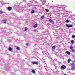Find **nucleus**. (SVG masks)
Here are the masks:
<instances>
[{"instance_id":"f257e3e1","label":"nucleus","mask_w":75,"mask_h":75,"mask_svg":"<svg viewBox=\"0 0 75 75\" xmlns=\"http://www.w3.org/2000/svg\"><path fill=\"white\" fill-rule=\"evenodd\" d=\"M66 68V66L65 65H63L61 67V69L62 70L65 69Z\"/></svg>"},{"instance_id":"f03ea898","label":"nucleus","mask_w":75,"mask_h":75,"mask_svg":"<svg viewBox=\"0 0 75 75\" xmlns=\"http://www.w3.org/2000/svg\"><path fill=\"white\" fill-rule=\"evenodd\" d=\"M65 25L67 26V27L68 28H69V27H73V25H69L68 24H66Z\"/></svg>"},{"instance_id":"7ed1b4c3","label":"nucleus","mask_w":75,"mask_h":75,"mask_svg":"<svg viewBox=\"0 0 75 75\" xmlns=\"http://www.w3.org/2000/svg\"><path fill=\"white\" fill-rule=\"evenodd\" d=\"M32 64L34 65L36 64V65H38V62H32Z\"/></svg>"},{"instance_id":"20e7f679","label":"nucleus","mask_w":75,"mask_h":75,"mask_svg":"<svg viewBox=\"0 0 75 75\" xmlns=\"http://www.w3.org/2000/svg\"><path fill=\"white\" fill-rule=\"evenodd\" d=\"M49 21H50V22L52 24H54V21L52 20L51 19L49 20Z\"/></svg>"},{"instance_id":"39448f33","label":"nucleus","mask_w":75,"mask_h":75,"mask_svg":"<svg viewBox=\"0 0 75 75\" xmlns=\"http://www.w3.org/2000/svg\"><path fill=\"white\" fill-rule=\"evenodd\" d=\"M7 8L8 11H11V9H12V8H11V7L10 6H9Z\"/></svg>"},{"instance_id":"423d86ee","label":"nucleus","mask_w":75,"mask_h":75,"mask_svg":"<svg viewBox=\"0 0 75 75\" xmlns=\"http://www.w3.org/2000/svg\"><path fill=\"white\" fill-rule=\"evenodd\" d=\"M71 69L72 71H75V67H72L71 68Z\"/></svg>"},{"instance_id":"0eeeda50","label":"nucleus","mask_w":75,"mask_h":75,"mask_svg":"<svg viewBox=\"0 0 75 75\" xmlns=\"http://www.w3.org/2000/svg\"><path fill=\"white\" fill-rule=\"evenodd\" d=\"M8 50L9 51H12V48L10 47H9L8 48Z\"/></svg>"},{"instance_id":"6e6552de","label":"nucleus","mask_w":75,"mask_h":75,"mask_svg":"<svg viewBox=\"0 0 75 75\" xmlns=\"http://www.w3.org/2000/svg\"><path fill=\"white\" fill-rule=\"evenodd\" d=\"M66 53L67 54H68V55H70L71 54V53H70V52H69V51H67L66 52Z\"/></svg>"},{"instance_id":"1a4fd4ad","label":"nucleus","mask_w":75,"mask_h":75,"mask_svg":"<svg viewBox=\"0 0 75 75\" xmlns=\"http://www.w3.org/2000/svg\"><path fill=\"white\" fill-rule=\"evenodd\" d=\"M37 27V24H35V25L33 26V27L34 28H36Z\"/></svg>"},{"instance_id":"9d476101","label":"nucleus","mask_w":75,"mask_h":75,"mask_svg":"<svg viewBox=\"0 0 75 75\" xmlns=\"http://www.w3.org/2000/svg\"><path fill=\"white\" fill-rule=\"evenodd\" d=\"M61 8H62L63 10V8H65V6H61V7H60Z\"/></svg>"},{"instance_id":"9b49d317","label":"nucleus","mask_w":75,"mask_h":75,"mask_svg":"<svg viewBox=\"0 0 75 75\" xmlns=\"http://www.w3.org/2000/svg\"><path fill=\"white\" fill-rule=\"evenodd\" d=\"M3 23L4 24H6V20H3Z\"/></svg>"},{"instance_id":"f8f14e48","label":"nucleus","mask_w":75,"mask_h":75,"mask_svg":"<svg viewBox=\"0 0 75 75\" xmlns=\"http://www.w3.org/2000/svg\"><path fill=\"white\" fill-rule=\"evenodd\" d=\"M27 30H28V28H27L25 27V30H24V31H26Z\"/></svg>"},{"instance_id":"ddd939ff","label":"nucleus","mask_w":75,"mask_h":75,"mask_svg":"<svg viewBox=\"0 0 75 75\" xmlns=\"http://www.w3.org/2000/svg\"><path fill=\"white\" fill-rule=\"evenodd\" d=\"M71 52H73V53H74L75 52V49H72L71 50Z\"/></svg>"},{"instance_id":"4468645a","label":"nucleus","mask_w":75,"mask_h":75,"mask_svg":"<svg viewBox=\"0 0 75 75\" xmlns=\"http://www.w3.org/2000/svg\"><path fill=\"white\" fill-rule=\"evenodd\" d=\"M70 61H71V59H69L68 61V63H69Z\"/></svg>"},{"instance_id":"2eb2a0df","label":"nucleus","mask_w":75,"mask_h":75,"mask_svg":"<svg viewBox=\"0 0 75 75\" xmlns=\"http://www.w3.org/2000/svg\"><path fill=\"white\" fill-rule=\"evenodd\" d=\"M32 73H33L34 74H35V70H32L31 71Z\"/></svg>"},{"instance_id":"dca6fc26","label":"nucleus","mask_w":75,"mask_h":75,"mask_svg":"<svg viewBox=\"0 0 75 75\" xmlns=\"http://www.w3.org/2000/svg\"><path fill=\"white\" fill-rule=\"evenodd\" d=\"M72 38H75V35H72V37H71Z\"/></svg>"},{"instance_id":"f3484780","label":"nucleus","mask_w":75,"mask_h":75,"mask_svg":"<svg viewBox=\"0 0 75 75\" xmlns=\"http://www.w3.org/2000/svg\"><path fill=\"white\" fill-rule=\"evenodd\" d=\"M34 13V10H32V11H31V13L32 14H33Z\"/></svg>"},{"instance_id":"a211bd4d","label":"nucleus","mask_w":75,"mask_h":75,"mask_svg":"<svg viewBox=\"0 0 75 75\" xmlns=\"http://www.w3.org/2000/svg\"><path fill=\"white\" fill-rule=\"evenodd\" d=\"M45 10L46 12H48V11H49V10L47 9H45Z\"/></svg>"},{"instance_id":"6ab92c4d","label":"nucleus","mask_w":75,"mask_h":75,"mask_svg":"<svg viewBox=\"0 0 75 75\" xmlns=\"http://www.w3.org/2000/svg\"><path fill=\"white\" fill-rule=\"evenodd\" d=\"M66 23H69V21L68 19H67V21H66Z\"/></svg>"},{"instance_id":"aec40b11","label":"nucleus","mask_w":75,"mask_h":75,"mask_svg":"<svg viewBox=\"0 0 75 75\" xmlns=\"http://www.w3.org/2000/svg\"><path fill=\"white\" fill-rule=\"evenodd\" d=\"M16 50H20V48L19 47H16Z\"/></svg>"},{"instance_id":"412c9836","label":"nucleus","mask_w":75,"mask_h":75,"mask_svg":"<svg viewBox=\"0 0 75 75\" xmlns=\"http://www.w3.org/2000/svg\"><path fill=\"white\" fill-rule=\"evenodd\" d=\"M59 6L57 5L56 6H54L55 7H56V8H59Z\"/></svg>"},{"instance_id":"4be33fe9","label":"nucleus","mask_w":75,"mask_h":75,"mask_svg":"<svg viewBox=\"0 0 75 75\" xmlns=\"http://www.w3.org/2000/svg\"><path fill=\"white\" fill-rule=\"evenodd\" d=\"M71 43H72V44H73V43H74V41L73 40H72L71 41Z\"/></svg>"},{"instance_id":"5701e85b","label":"nucleus","mask_w":75,"mask_h":75,"mask_svg":"<svg viewBox=\"0 0 75 75\" xmlns=\"http://www.w3.org/2000/svg\"><path fill=\"white\" fill-rule=\"evenodd\" d=\"M70 50H72L73 49V46H71L70 47Z\"/></svg>"},{"instance_id":"b1692460","label":"nucleus","mask_w":75,"mask_h":75,"mask_svg":"<svg viewBox=\"0 0 75 75\" xmlns=\"http://www.w3.org/2000/svg\"><path fill=\"white\" fill-rule=\"evenodd\" d=\"M55 47L54 46H53L52 47V49L53 50H54V49H55Z\"/></svg>"},{"instance_id":"393cba45","label":"nucleus","mask_w":75,"mask_h":75,"mask_svg":"<svg viewBox=\"0 0 75 75\" xmlns=\"http://www.w3.org/2000/svg\"><path fill=\"white\" fill-rule=\"evenodd\" d=\"M3 13V12L1 11H0V14H2Z\"/></svg>"},{"instance_id":"a878e982","label":"nucleus","mask_w":75,"mask_h":75,"mask_svg":"<svg viewBox=\"0 0 75 75\" xmlns=\"http://www.w3.org/2000/svg\"><path fill=\"white\" fill-rule=\"evenodd\" d=\"M44 16H43L41 17V18H42V19H43L44 18Z\"/></svg>"},{"instance_id":"bb28decb","label":"nucleus","mask_w":75,"mask_h":75,"mask_svg":"<svg viewBox=\"0 0 75 75\" xmlns=\"http://www.w3.org/2000/svg\"><path fill=\"white\" fill-rule=\"evenodd\" d=\"M57 62L59 65H60V64H61V62Z\"/></svg>"},{"instance_id":"cd10ccee","label":"nucleus","mask_w":75,"mask_h":75,"mask_svg":"<svg viewBox=\"0 0 75 75\" xmlns=\"http://www.w3.org/2000/svg\"><path fill=\"white\" fill-rule=\"evenodd\" d=\"M0 3H2V4H3V1H0Z\"/></svg>"},{"instance_id":"c85d7f7f","label":"nucleus","mask_w":75,"mask_h":75,"mask_svg":"<svg viewBox=\"0 0 75 75\" xmlns=\"http://www.w3.org/2000/svg\"><path fill=\"white\" fill-rule=\"evenodd\" d=\"M26 46H28V43L26 44Z\"/></svg>"},{"instance_id":"c756f323","label":"nucleus","mask_w":75,"mask_h":75,"mask_svg":"<svg viewBox=\"0 0 75 75\" xmlns=\"http://www.w3.org/2000/svg\"><path fill=\"white\" fill-rule=\"evenodd\" d=\"M41 61H44V59H43V58H42L41 59Z\"/></svg>"},{"instance_id":"7c9ffc66","label":"nucleus","mask_w":75,"mask_h":75,"mask_svg":"<svg viewBox=\"0 0 75 75\" xmlns=\"http://www.w3.org/2000/svg\"><path fill=\"white\" fill-rule=\"evenodd\" d=\"M21 10H18V12H21Z\"/></svg>"},{"instance_id":"2f4dec72","label":"nucleus","mask_w":75,"mask_h":75,"mask_svg":"<svg viewBox=\"0 0 75 75\" xmlns=\"http://www.w3.org/2000/svg\"><path fill=\"white\" fill-rule=\"evenodd\" d=\"M43 1L44 3H46V1Z\"/></svg>"},{"instance_id":"473e14b6","label":"nucleus","mask_w":75,"mask_h":75,"mask_svg":"<svg viewBox=\"0 0 75 75\" xmlns=\"http://www.w3.org/2000/svg\"><path fill=\"white\" fill-rule=\"evenodd\" d=\"M37 30L36 29H34V31H36Z\"/></svg>"},{"instance_id":"72a5a7b5","label":"nucleus","mask_w":75,"mask_h":75,"mask_svg":"<svg viewBox=\"0 0 75 75\" xmlns=\"http://www.w3.org/2000/svg\"><path fill=\"white\" fill-rule=\"evenodd\" d=\"M64 75H67V74H65Z\"/></svg>"},{"instance_id":"f704fd0d","label":"nucleus","mask_w":75,"mask_h":75,"mask_svg":"<svg viewBox=\"0 0 75 75\" xmlns=\"http://www.w3.org/2000/svg\"><path fill=\"white\" fill-rule=\"evenodd\" d=\"M43 4H45V3H43Z\"/></svg>"},{"instance_id":"c9c22d12","label":"nucleus","mask_w":75,"mask_h":75,"mask_svg":"<svg viewBox=\"0 0 75 75\" xmlns=\"http://www.w3.org/2000/svg\"><path fill=\"white\" fill-rule=\"evenodd\" d=\"M23 1H25V0H24Z\"/></svg>"},{"instance_id":"e433bc0d","label":"nucleus","mask_w":75,"mask_h":75,"mask_svg":"<svg viewBox=\"0 0 75 75\" xmlns=\"http://www.w3.org/2000/svg\"><path fill=\"white\" fill-rule=\"evenodd\" d=\"M41 1H42V0H41Z\"/></svg>"},{"instance_id":"4c0bfd02","label":"nucleus","mask_w":75,"mask_h":75,"mask_svg":"<svg viewBox=\"0 0 75 75\" xmlns=\"http://www.w3.org/2000/svg\"><path fill=\"white\" fill-rule=\"evenodd\" d=\"M59 7V6H58Z\"/></svg>"}]
</instances>
